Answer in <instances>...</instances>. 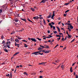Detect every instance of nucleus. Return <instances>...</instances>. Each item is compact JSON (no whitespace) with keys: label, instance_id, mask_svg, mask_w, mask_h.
<instances>
[{"label":"nucleus","instance_id":"1","mask_svg":"<svg viewBox=\"0 0 78 78\" xmlns=\"http://www.w3.org/2000/svg\"><path fill=\"white\" fill-rule=\"evenodd\" d=\"M31 40L32 41H33L34 42H36V39L35 38H31Z\"/></svg>","mask_w":78,"mask_h":78},{"label":"nucleus","instance_id":"2","mask_svg":"<svg viewBox=\"0 0 78 78\" xmlns=\"http://www.w3.org/2000/svg\"><path fill=\"white\" fill-rule=\"evenodd\" d=\"M39 53V52H34L32 53L33 55H37V53Z\"/></svg>","mask_w":78,"mask_h":78},{"label":"nucleus","instance_id":"3","mask_svg":"<svg viewBox=\"0 0 78 78\" xmlns=\"http://www.w3.org/2000/svg\"><path fill=\"white\" fill-rule=\"evenodd\" d=\"M33 19H36V20H37L39 19V17H38V16L34 17Z\"/></svg>","mask_w":78,"mask_h":78},{"label":"nucleus","instance_id":"4","mask_svg":"<svg viewBox=\"0 0 78 78\" xmlns=\"http://www.w3.org/2000/svg\"><path fill=\"white\" fill-rule=\"evenodd\" d=\"M46 1H47V0H43L41 2H40V3H45Z\"/></svg>","mask_w":78,"mask_h":78},{"label":"nucleus","instance_id":"5","mask_svg":"<svg viewBox=\"0 0 78 78\" xmlns=\"http://www.w3.org/2000/svg\"><path fill=\"white\" fill-rule=\"evenodd\" d=\"M49 26L51 27V28H53V25H51V23H49Z\"/></svg>","mask_w":78,"mask_h":78},{"label":"nucleus","instance_id":"6","mask_svg":"<svg viewBox=\"0 0 78 78\" xmlns=\"http://www.w3.org/2000/svg\"><path fill=\"white\" fill-rule=\"evenodd\" d=\"M21 20H23V21H24L25 22H27V20H26V19H23L22 18H21Z\"/></svg>","mask_w":78,"mask_h":78},{"label":"nucleus","instance_id":"7","mask_svg":"<svg viewBox=\"0 0 78 78\" xmlns=\"http://www.w3.org/2000/svg\"><path fill=\"white\" fill-rule=\"evenodd\" d=\"M56 27L57 28V29L59 32H60V29H59V28L58 27V26H56Z\"/></svg>","mask_w":78,"mask_h":78},{"label":"nucleus","instance_id":"8","mask_svg":"<svg viewBox=\"0 0 78 78\" xmlns=\"http://www.w3.org/2000/svg\"><path fill=\"white\" fill-rule=\"evenodd\" d=\"M15 22H17L18 21H19V19H18L16 18L15 19Z\"/></svg>","mask_w":78,"mask_h":78},{"label":"nucleus","instance_id":"9","mask_svg":"<svg viewBox=\"0 0 78 78\" xmlns=\"http://www.w3.org/2000/svg\"><path fill=\"white\" fill-rule=\"evenodd\" d=\"M44 48H49V46L48 45L46 46L45 47H44Z\"/></svg>","mask_w":78,"mask_h":78},{"label":"nucleus","instance_id":"10","mask_svg":"<svg viewBox=\"0 0 78 78\" xmlns=\"http://www.w3.org/2000/svg\"><path fill=\"white\" fill-rule=\"evenodd\" d=\"M15 46H17V45H20V44H17L16 42H15Z\"/></svg>","mask_w":78,"mask_h":78},{"label":"nucleus","instance_id":"11","mask_svg":"<svg viewBox=\"0 0 78 78\" xmlns=\"http://www.w3.org/2000/svg\"><path fill=\"white\" fill-rule=\"evenodd\" d=\"M19 53V52H16L14 55V56H16V55H18Z\"/></svg>","mask_w":78,"mask_h":78},{"label":"nucleus","instance_id":"12","mask_svg":"<svg viewBox=\"0 0 78 78\" xmlns=\"http://www.w3.org/2000/svg\"><path fill=\"white\" fill-rule=\"evenodd\" d=\"M61 68H62V70H63V69H64V65H62V66Z\"/></svg>","mask_w":78,"mask_h":78},{"label":"nucleus","instance_id":"13","mask_svg":"<svg viewBox=\"0 0 78 78\" xmlns=\"http://www.w3.org/2000/svg\"><path fill=\"white\" fill-rule=\"evenodd\" d=\"M68 36L69 37H68V38H71V37H72V36H71V35H69V34L68 35Z\"/></svg>","mask_w":78,"mask_h":78},{"label":"nucleus","instance_id":"14","mask_svg":"<svg viewBox=\"0 0 78 78\" xmlns=\"http://www.w3.org/2000/svg\"><path fill=\"white\" fill-rule=\"evenodd\" d=\"M38 50H42V48H41V47H40V48H38Z\"/></svg>","mask_w":78,"mask_h":78},{"label":"nucleus","instance_id":"15","mask_svg":"<svg viewBox=\"0 0 78 78\" xmlns=\"http://www.w3.org/2000/svg\"><path fill=\"white\" fill-rule=\"evenodd\" d=\"M15 41H16V42H19V40L17 39L15 40Z\"/></svg>","mask_w":78,"mask_h":78},{"label":"nucleus","instance_id":"16","mask_svg":"<svg viewBox=\"0 0 78 78\" xmlns=\"http://www.w3.org/2000/svg\"><path fill=\"white\" fill-rule=\"evenodd\" d=\"M56 37H62V36H61V35H56Z\"/></svg>","mask_w":78,"mask_h":78},{"label":"nucleus","instance_id":"17","mask_svg":"<svg viewBox=\"0 0 78 78\" xmlns=\"http://www.w3.org/2000/svg\"><path fill=\"white\" fill-rule=\"evenodd\" d=\"M43 22L44 23V25H46V23H45V20L43 19Z\"/></svg>","mask_w":78,"mask_h":78},{"label":"nucleus","instance_id":"18","mask_svg":"<svg viewBox=\"0 0 78 78\" xmlns=\"http://www.w3.org/2000/svg\"><path fill=\"white\" fill-rule=\"evenodd\" d=\"M70 28L71 29H73V27H72V25H71L70 26Z\"/></svg>","mask_w":78,"mask_h":78},{"label":"nucleus","instance_id":"19","mask_svg":"<svg viewBox=\"0 0 78 78\" xmlns=\"http://www.w3.org/2000/svg\"><path fill=\"white\" fill-rule=\"evenodd\" d=\"M4 51H5V52H8V50L6 49H4Z\"/></svg>","mask_w":78,"mask_h":78},{"label":"nucleus","instance_id":"20","mask_svg":"<svg viewBox=\"0 0 78 78\" xmlns=\"http://www.w3.org/2000/svg\"><path fill=\"white\" fill-rule=\"evenodd\" d=\"M7 43H5L3 44L4 46L7 45Z\"/></svg>","mask_w":78,"mask_h":78},{"label":"nucleus","instance_id":"21","mask_svg":"<svg viewBox=\"0 0 78 78\" xmlns=\"http://www.w3.org/2000/svg\"><path fill=\"white\" fill-rule=\"evenodd\" d=\"M31 9L32 11H34V9L33 8H31Z\"/></svg>","mask_w":78,"mask_h":78},{"label":"nucleus","instance_id":"22","mask_svg":"<svg viewBox=\"0 0 78 78\" xmlns=\"http://www.w3.org/2000/svg\"><path fill=\"white\" fill-rule=\"evenodd\" d=\"M54 33L55 34H56V33H58V32L56 31H53Z\"/></svg>","mask_w":78,"mask_h":78},{"label":"nucleus","instance_id":"23","mask_svg":"<svg viewBox=\"0 0 78 78\" xmlns=\"http://www.w3.org/2000/svg\"><path fill=\"white\" fill-rule=\"evenodd\" d=\"M45 62H42V63H39V64H40V65H42L43 64H45Z\"/></svg>","mask_w":78,"mask_h":78},{"label":"nucleus","instance_id":"24","mask_svg":"<svg viewBox=\"0 0 78 78\" xmlns=\"http://www.w3.org/2000/svg\"><path fill=\"white\" fill-rule=\"evenodd\" d=\"M59 62V60H56L55 61V62H57V63H58V62Z\"/></svg>","mask_w":78,"mask_h":78},{"label":"nucleus","instance_id":"25","mask_svg":"<svg viewBox=\"0 0 78 78\" xmlns=\"http://www.w3.org/2000/svg\"><path fill=\"white\" fill-rule=\"evenodd\" d=\"M2 12V9H1L0 10V15L1 14V13Z\"/></svg>","mask_w":78,"mask_h":78},{"label":"nucleus","instance_id":"26","mask_svg":"<svg viewBox=\"0 0 78 78\" xmlns=\"http://www.w3.org/2000/svg\"><path fill=\"white\" fill-rule=\"evenodd\" d=\"M12 73V71H11V72L10 73V77H11V78H12V74H11Z\"/></svg>","mask_w":78,"mask_h":78},{"label":"nucleus","instance_id":"27","mask_svg":"<svg viewBox=\"0 0 78 78\" xmlns=\"http://www.w3.org/2000/svg\"><path fill=\"white\" fill-rule=\"evenodd\" d=\"M49 52H50V51H45V53H49Z\"/></svg>","mask_w":78,"mask_h":78},{"label":"nucleus","instance_id":"28","mask_svg":"<svg viewBox=\"0 0 78 78\" xmlns=\"http://www.w3.org/2000/svg\"><path fill=\"white\" fill-rule=\"evenodd\" d=\"M12 13L10 12V13L8 14V15H9V16H11Z\"/></svg>","mask_w":78,"mask_h":78},{"label":"nucleus","instance_id":"29","mask_svg":"<svg viewBox=\"0 0 78 78\" xmlns=\"http://www.w3.org/2000/svg\"><path fill=\"white\" fill-rule=\"evenodd\" d=\"M60 39H61V38H60V37L57 39V40H58V41L59 40H60Z\"/></svg>","mask_w":78,"mask_h":78},{"label":"nucleus","instance_id":"30","mask_svg":"<svg viewBox=\"0 0 78 78\" xmlns=\"http://www.w3.org/2000/svg\"><path fill=\"white\" fill-rule=\"evenodd\" d=\"M24 46L25 47H28V46L25 44H24Z\"/></svg>","mask_w":78,"mask_h":78},{"label":"nucleus","instance_id":"31","mask_svg":"<svg viewBox=\"0 0 78 78\" xmlns=\"http://www.w3.org/2000/svg\"><path fill=\"white\" fill-rule=\"evenodd\" d=\"M69 3H65V5H69Z\"/></svg>","mask_w":78,"mask_h":78},{"label":"nucleus","instance_id":"32","mask_svg":"<svg viewBox=\"0 0 78 78\" xmlns=\"http://www.w3.org/2000/svg\"><path fill=\"white\" fill-rule=\"evenodd\" d=\"M1 38L2 39H3L4 37H3V35H2L1 36Z\"/></svg>","mask_w":78,"mask_h":78},{"label":"nucleus","instance_id":"33","mask_svg":"<svg viewBox=\"0 0 78 78\" xmlns=\"http://www.w3.org/2000/svg\"><path fill=\"white\" fill-rule=\"evenodd\" d=\"M41 51H42L43 52H44V53H45V50H41Z\"/></svg>","mask_w":78,"mask_h":78},{"label":"nucleus","instance_id":"34","mask_svg":"<svg viewBox=\"0 0 78 78\" xmlns=\"http://www.w3.org/2000/svg\"><path fill=\"white\" fill-rule=\"evenodd\" d=\"M23 74L24 75H27V73L26 72H25L23 73Z\"/></svg>","mask_w":78,"mask_h":78},{"label":"nucleus","instance_id":"35","mask_svg":"<svg viewBox=\"0 0 78 78\" xmlns=\"http://www.w3.org/2000/svg\"><path fill=\"white\" fill-rule=\"evenodd\" d=\"M14 33H15V32H13L12 33H11V34H13Z\"/></svg>","mask_w":78,"mask_h":78},{"label":"nucleus","instance_id":"36","mask_svg":"<svg viewBox=\"0 0 78 78\" xmlns=\"http://www.w3.org/2000/svg\"><path fill=\"white\" fill-rule=\"evenodd\" d=\"M64 37H63L62 39V41H64Z\"/></svg>","mask_w":78,"mask_h":78},{"label":"nucleus","instance_id":"37","mask_svg":"<svg viewBox=\"0 0 78 78\" xmlns=\"http://www.w3.org/2000/svg\"><path fill=\"white\" fill-rule=\"evenodd\" d=\"M39 55H43V53H39Z\"/></svg>","mask_w":78,"mask_h":78},{"label":"nucleus","instance_id":"38","mask_svg":"<svg viewBox=\"0 0 78 78\" xmlns=\"http://www.w3.org/2000/svg\"><path fill=\"white\" fill-rule=\"evenodd\" d=\"M69 10H67L65 12V13H67V12H69Z\"/></svg>","mask_w":78,"mask_h":78},{"label":"nucleus","instance_id":"39","mask_svg":"<svg viewBox=\"0 0 78 78\" xmlns=\"http://www.w3.org/2000/svg\"><path fill=\"white\" fill-rule=\"evenodd\" d=\"M22 41L23 42H27V41H26L25 40H23Z\"/></svg>","mask_w":78,"mask_h":78},{"label":"nucleus","instance_id":"40","mask_svg":"<svg viewBox=\"0 0 78 78\" xmlns=\"http://www.w3.org/2000/svg\"><path fill=\"white\" fill-rule=\"evenodd\" d=\"M19 67H20L19 66H17L16 67V68H19Z\"/></svg>","mask_w":78,"mask_h":78},{"label":"nucleus","instance_id":"41","mask_svg":"<svg viewBox=\"0 0 78 78\" xmlns=\"http://www.w3.org/2000/svg\"><path fill=\"white\" fill-rule=\"evenodd\" d=\"M37 39H38L39 41H41V39H39V38H37Z\"/></svg>","mask_w":78,"mask_h":78},{"label":"nucleus","instance_id":"42","mask_svg":"<svg viewBox=\"0 0 78 78\" xmlns=\"http://www.w3.org/2000/svg\"><path fill=\"white\" fill-rule=\"evenodd\" d=\"M6 46H7V47L9 48H10V47H9V45H7Z\"/></svg>","mask_w":78,"mask_h":78},{"label":"nucleus","instance_id":"43","mask_svg":"<svg viewBox=\"0 0 78 78\" xmlns=\"http://www.w3.org/2000/svg\"><path fill=\"white\" fill-rule=\"evenodd\" d=\"M53 30H55V27H54V26H53Z\"/></svg>","mask_w":78,"mask_h":78},{"label":"nucleus","instance_id":"44","mask_svg":"<svg viewBox=\"0 0 78 78\" xmlns=\"http://www.w3.org/2000/svg\"><path fill=\"white\" fill-rule=\"evenodd\" d=\"M40 47H42L43 48H44L45 47V46H42L41 45H40Z\"/></svg>","mask_w":78,"mask_h":78},{"label":"nucleus","instance_id":"45","mask_svg":"<svg viewBox=\"0 0 78 78\" xmlns=\"http://www.w3.org/2000/svg\"><path fill=\"white\" fill-rule=\"evenodd\" d=\"M51 24H52V25H54L55 24V23L53 22H52L51 23Z\"/></svg>","mask_w":78,"mask_h":78},{"label":"nucleus","instance_id":"46","mask_svg":"<svg viewBox=\"0 0 78 78\" xmlns=\"http://www.w3.org/2000/svg\"><path fill=\"white\" fill-rule=\"evenodd\" d=\"M36 74V73H33L31 74V75H34Z\"/></svg>","mask_w":78,"mask_h":78},{"label":"nucleus","instance_id":"47","mask_svg":"<svg viewBox=\"0 0 78 78\" xmlns=\"http://www.w3.org/2000/svg\"><path fill=\"white\" fill-rule=\"evenodd\" d=\"M7 44H8H8H10V41H9L8 42H7Z\"/></svg>","mask_w":78,"mask_h":78},{"label":"nucleus","instance_id":"48","mask_svg":"<svg viewBox=\"0 0 78 78\" xmlns=\"http://www.w3.org/2000/svg\"><path fill=\"white\" fill-rule=\"evenodd\" d=\"M55 16V13H53L52 16H53V17H54V16Z\"/></svg>","mask_w":78,"mask_h":78},{"label":"nucleus","instance_id":"49","mask_svg":"<svg viewBox=\"0 0 78 78\" xmlns=\"http://www.w3.org/2000/svg\"><path fill=\"white\" fill-rule=\"evenodd\" d=\"M75 39H73V40H72L71 42V43H72V42H73V41H75Z\"/></svg>","mask_w":78,"mask_h":78},{"label":"nucleus","instance_id":"50","mask_svg":"<svg viewBox=\"0 0 78 78\" xmlns=\"http://www.w3.org/2000/svg\"><path fill=\"white\" fill-rule=\"evenodd\" d=\"M68 25H72L71 23H68Z\"/></svg>","mask_w":78,"mask_h":78},{"label":"nucleus","instance_id":"51","mask_svg":"<svg viewBox=\"0 0 78 78\" xmlns=\"http://www.w3.org/2000/svg\"><path fill=\"white\" fill-rule=\"evenodd\" d=\"M27 20H28V21H29V22H30V19H29V18H27Z\"/></svg>","mask_w":78,"mask_h":78},{"label":"nucleus","instance_id":"52","mask_svg":"<svg viewBox=\"0 0 78 78\" xmlns=\"http://www.w3.org/2000/svg\"><path fill=\"white\" fill-rule=\"evenodd\" d=\"M48 36L50 37H50H50H53L52 36H51V35H49Z\"/></svg>","mask_w":78,"mask_h":78},{"label":"nucleus","instance_id":"53","mask_svg":"<svg viewBox=\"0 0 78 78\" xmlns=\"http://www.w3.org/2000/svg\"><path fill=\"white\" fill-rule=\"evenodd\" d=\"M59 45L58 44H57L55 48H56V47H58V46Z\"/></svg>","mask_w":78,"mask_h":78},{"label":"nucleus","instance_id":"54","mask_svg":"<svg viewBox=\"0 0 78 78\" xmlns=\"http://www.w3.org/2000/svg\"><path fill=\"white\" fill-rule=\"evenodd\" d=\"M5 41H2V44H4V43H5Z\"/></svg>","mask_w":78,"mask_h":78},{"label":"nucleus","instance_id":"55","mask_svg":"<svg viewBox=\"0 0 78 78\" xmlns=\"http://www.w3.org/2000/svg\"><path fill=\"white\" fill-rule=\"evenodd\" d=\"M53 17L54 16H52L51 18L52 19H53V20H54V18H53Z\"/></svg>","mask_w":78,"mask_h":78},{"label":"nucleus","instance_id":"56","mask_svg":"<svg viewBox=\"0 0 78 78\" xmlns=\"http://www.w3.org/2000/svg\"><path fill=\"white\" fill-rule=\"evenodd\" d=\"M76 78H78V76L77 75H76Z\"/></svg>","mask_w":78,"mask_h":78},{"label":"nucleus","instance_id":"57","mask_svg":"<svg viewBox=\"0 0 78 78\" xmlns=\"http://www.w3.org/2000/svg\"><path fill=\"white\" fill-rule=\"evenodd\" d=\"M51 17V15H50L49 16H48V18H50Z\"/></svg>","mask_w":78,"mask_h":78},{"label":"nucleus","instance_id":"58","mask_svg":"<svg viewBox=\"0 0 78 78\" xmlns=\"http://www.w3.org/2000/svg\"><path fill=\"white\" fill-rule=\"evenodd\" d=\"M46 38H48V39H50V37H45Z\"/></svg>","mask_w":78,"mask_h":78},{"label":"nucleus","instance_id":"59","mask_svg":"<svg viewBox=\"0 0 78 78\" xmlns=\"http://www.w3.org/2000/svg\"><path fill=\"white\" fill-rule=\"evenodd\" d=\"M70 72H73V70H72V69H70Z\"/></svg>","mask_w":78,"mask_h":78},{"label":"nucleus","instance_id":"60","mask_svg":"<svg viewBox=\"0 0 78 78\" xmlns=\"http://www.w3.org/2000/svg\"><path fill=\"white\" fill-rule=\"evenodd\" d=\"M66 34H68H68H69V33H68V31H67V30L66 31Z\"/></svg>","mask_w":78,"mask_h":78},{"label":"nucleus","instance_id":"61","mask_svg":"<svg viewBox=\"0 0 78 78\" xmlns=\"http://www.w3.org/2000/svg\"><path fill=\"white\" fill-rule=\"evenodd\" d=\"M42 76H40V78H43Z\"/></svg>","mask_w":78,"mask_h":78},{"label":"nucleus","instance_id":"62","mask_svg":"<svg viewBox=\"0 0 78 78\" xmlns=\"http://www.w3.org/2000/svg\"><path fill=\"white\" fill-rule=\"evenodd\" d=\"M50 33V31H49V30H48V33Z\"/></svg>","mask_w":78,"mask_h":78},{"label":"nucleus","instance_id":"63","mask_svg":"<svg viewBox=\"0 0 78 78\" xmlns=\"http://www.w3.org/2000/svg\"><path fill=\"white\" fill-rule=\"evenodd\" d=\"M20 67H23L21 65H20Z\"/></svg>","mask_w":78,"mask_h":78},{"label":"nucleus","instance_id":"64","mask_svg":"<svg viewBox=\"0 0 78 78\" xmlns=\"http://www.w3.org/2000/svg\"><path fill=\"white\" fill-rule=\"evenodd\" d=\"M9 74H8L7 75H6V76H9Z\"/></svg>","mask_w":78,"mask_h":78}]
</instances>
